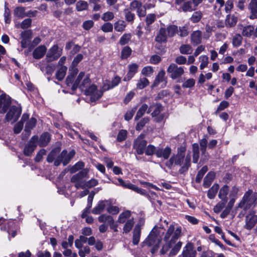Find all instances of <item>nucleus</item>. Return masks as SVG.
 Returning <instances> with one entry per match:
<instances>
[{
  "mask_svg": "<svg viewBox=\"0 0 257 257\" xmlns=\"http://www.w3.org/2000/svg\"><path fill=\"white\" fill-rule=\"evenodd\" d=\"M84 167V163L82 162L79 161L75 164L74 166L71 167L70 169L71 173H74L75 172L82 169Z\"/></svg>",
  "mask_w": 257,
  "mask_h": 257,
  "instance_id": "55",
  "label": "nucleus"
},
{
  "mask_svg": "<svg viewBox=\"0 0 257 257\" xmlns=\"http://www.w3.org/2000/svg\"><path fill=\"white\" fill-rule=\"evenodd\" d=\"M38 141V137L37 136H34L31 138L24 150V153L26 156H29L32 154L37 147Z\"/></svg>",
  "mask_w": 257,
  "mask_h": 257,
  "instance_id": "12",
  "label": "nucleus"
},
{
  "mask_svg": "<svg viewBox=\"0 0 257 257\" xmlns=\"http://www.w3.org/2000/svg\"><path fill=\"white\" fill-rule=\"evenodd\" d=\"M171 152V149L168 147L165 148H158L156 151V155L158 158H163L167 160L170 157Z\"/></svg>",
  "mask_w": 257,
  "mask_h": 257,
  "instance_id": "18",
  "label": "nucleus"
},
{
  "mask_svg": "<svg viewBox=\"0 0 257 257\" xmlns=\"http://www.w3.org/2000/svg\"><path fill=\"white\" fill-rule=\"evenodd\" d=\"M219 185L217 184H214L211 188L208 190L207 197L211 199H214L219 189Z\"/></svg>",
  "mask_w": 257,
  "mask_h": 257,
  "instance_id": "38",
  "label": "nucleus"
},
{
  "mask_svg": "<svg viewBox=\"0 0 257 257\" xmlns=\"http://www.w3.org/2000/svg\"><path fill=\"white\" fill-rule=\"evenodd\" d=\"M47 48L44 45H40L36 48L33 53V55L34 58L39 59L42 58L45 54Z\"/></svg>",
  "mask_w": 257,
  "mask_h": 257,
  "instance_id": "20",
  "label": "nucleus"
},
{
  "mask_svg": "<svg viewBox=\"0 0 257 257\" xmlns=\"http://www.w3.org/2000/svg\"><path fill=\"white\" fill-rule=\"evenodd\" d=\"M149 84V80L145 77L140 78L137 83V87L138 89H142L148 86Z\"/></svg>",
  "mask_w": 257,
  "mask_h": 257,
  "instance_id": "43",
  "label": "nucleus"
},
{
  "mask_svg": "<svg viewBox=\"0 0 257 257\" xmlns=\"http://www.w3.org/2000/svg\"><path fill=\"white\" fill-rule=\"evenodd\" d=\"M88 4L84 1H78L76 5V8L78 11H82L86 10L88 8Z\"/></svg>",
  "mask_w": 257,
  "mask_h": 257,
  "instance_id": "52",
  "label": "nucleus"
},
{
  "mask_svg": "<svg viewBox=\"0 0 257 257\" xmlns=\"http://www.w3.org/2000/svg\"><path fill=\"white\" fill-rule=\"evenodd\" d=\"M134 219L132 218L129 219L125 222L123 228V233H127L129 232L132 229L134 225Z\"/></svg>",
  "mask_w": 257,
  "mask_h": 257,
  "instance_id": "41",
  "label": "nucleus"
},
{
  "mask_svg": "<svg viewBox=\"0 0 257 257\" xmlns=\"http://www.w3.org/2000/svg\"><path fill=\"white\" fill-rule=\"evenodd\" d=\"M27 120V121L26 123L24 131L29 136L30 134L31 130L36 126L37 120L34 117H31L29 119L28 118Z\"/></svg>",
  "mask_w": 257,
  "mask_h": 257,
  "instance_id": "25",
  "label": "nucleus"
},
{
  "mask_svg": "<svg viewBox=\"0 0 257 257\" xmlns=\"http://www.w3.org/2000/svg\"><path fill=\"white\" fill-rule=\"evenodd\" d=\"M256 200L257 193L249 191L244 194L242 200L238 204V207L242 208L245 206V208L246 209L247 206L257 203Z\"/></svg>",
  "mask_w": 257,
  "mask_h": 257,
  "instance_id": "4",
  "label": "nucleus"
},
{
  "mask_svg": "<svg viewBox=\"0 0 257 257\" xmlns=\"http://www.w3.org/2000/svg\"><path fill=\"white\" fill-rule=\"evenodd\" d=\"M182 243L181 241H178V242H177L175 244L174 246L171 250V251L169 253V255H176L178 252L179 250L180 249V248L182 246Z\"/></svg>",
  "mask_w": 257,
  "mask_h": 257,
  "instance_id": "56",
  "label": "nucleus"
},
{
  "mask_svg": "<svg viewBox=\"0 0 257 257\" xmlns=\"http://www.w3.org/2000/svg\"><path fill=\"white\" fill-rule=\"evenodd\" d=\"M181 227H178L175 228L173 225H170L169 226L163 238L165 243L163 244L162 248L160 250V253L162 254H165L172 247L173 244L176 243V241L181 236Z\"/></svg>",
  "mask_w": 257,
  "mask_h": 257,
  "instance_id": "2",
  "label": "nucleus"
},
{
  "mask_svg": "<svg viewBox=\"0 0 257 257\" xmlns=\"http://www.w3.org/2000/svg\"><path fill=\"white\" fill-rule=\"evenodd\" d=\"M199 59L201 62L200 68L202 70L206 67L208 64V57L206 55H201L199 57Z\"/></svg>",
  "mask_w": 257,
  "mask_h": 257,
  "instance_id": "48",
  "label": "nucleus"
},
{
  "mask_svg": "<svg viewBox=\"0 0 257 257\" xmlns=\"http://www.w3.org/2000/svg\"><path fill=\"white\" fill-rule=\"evenodd\" d=\"M132 49L128 46L124 47L121 51V58L122 59H126L128 58L132 53Z\"/></svg>",
  "mask_w": 257,
  "mask_h": 257,
  "instance_id": "50",
  "label": "nucleus"
},
{
  "mask_svg": "<svg viewBox=\"0 0 257 257\" xmlns=\"http://www.w3.org/2000/svg\"><path fill=\"white\" fill-rule=\"evenodd\" d=\"M139 66L136 63H132L128 66V72L123 78V80L128 81L130 80L138 72Z\"/></svg>",
  "mask_w": 257,
  "mask_h": 257,
  "instance_id": "17",
  "label": "nucleus"
},
{
  "mask_svg": "<svg viewBox=\"0 0 257 257\" xmlns=\"http://www.w3.org/2000/svg\"><path fill=\"white\" fill-rule=\"evenodd\" d=\"M179 50L182 54H190L192 52V48L189 44H184L180 46Z\"/></svg>",
  "mask_w": 257,
  "mask_h": 257,
  "instance_id": "45",
  "label": "nucleus"
},
{
  "mask_svg": "<svg viewBox=\"0 0 257 257\" xmlns=\"http://www.w3.org/2000/svg\"><path fill=\"white\" fill-rule=\"evenodd\" d=\"M132 38V35L130 33H126L123 34L120 38L119 43L120 45L123 46L127 44L131 40Z\"/></svg>",
  "mask_w": 257,
  "mask_h": 257,
  "instance_id": "49",
  "label": "nucleus"
},
{
  "mask_svg": "<svg viewBox=\"0 0 257 257\" xmlns=\"http://www.w3.org/2000/svg\"><path fill=\"white\" fill-rule=\"evenodd\" d=\"M167 35L169 37H173L176 33L178 32V28L175 25L169 26L167 29Z\"/></svg>",
  "mask_w": 257,
  "mask_h": 257,
  "instance_id": "54",
  "label": "nucleus"
},
{
  "mask_svg": "<svg viewBox=\"0 0 257 257\" xmlns=\"http://www.w3.org/2000/svg\"><path fill=\"white\" fill-rule=\"evenodd\" d=\"M166 78L165 77V72L164 70H160L157 76L156 77L154 83V86H156L158 85V84L160 82H164V85H166Z\"/></svg>",
  "mask_w": 257,
  "mask_h": 257,
  "instance_id": "31",
  "label": "nucleus"
},
{
  "mask_svg": "<svg viewBox=\"0 0 257 257\" xmlns=\"http://www.w3.org/2000/svg\"><path fill=\"white\" fill-rule=\"evenodd\" d=\"M257 222V215L253 212L247 214L245 217V227L247 229L252 228Z\"/></svg>",
  "mask_w": 257,
  "mask_h": 257,
  "instance_id": "16",
  "label": "nucleus"
},
{
  "mask_svg": "<svg viewBox=\"0 0 257 257\" xmlns=\"http://www.w3.org/2000/svg\"><path fill=\"white\" fill-rule=\"evenodd\" d=\"M197 252L194 249L193 243L188 242L183 248L182 255L183 257H196Z\"/></svg>",
  "mask_w": 257,
  "mask_h": 257,
  "instance_id": "15",
  "label": "nucleus"
},
{
  "mask_svg": "<svg viewBox=\"0 0 257 257\" xmlns=\"http://www.w3.org/2000/svg\"><path fill=\"white\" fill-rule=\"evenodd\" d=\"M237 22V18L234 15H228L225 21V24L227 27H233Z\"/></svg>",
  "mask_w": 257,
  "mask_h": 257,
  "instance_id": "32",
  "label": "nucleus"
},
{
  "mask_svg": "<svg viewBox=\"0 0 257 257\" xmlns=\"http://www.w3.org/2000/svg\"><path fill=\"white\" fill-rule=\"evenodd\" d=\"M167 39V31L165 28H161L156 37L155 41L158 43L166 42Z\"/></svg>",
  "mask_w": 257,
  "mask_h": 257,
  "instance_id": "23",
  "label": "nucleus"
},
{
  "mask_svg": "<svg viewBox=\"0 0 257 257\" xmlns=\"http://www.w3.org/2000/svg\"><path fill=\"white\" fill-rule=\"evenodd\" d=\"M190 153L185 156L184 151L178 152L176 155L171 157V158L166 163V165L169 168H171L173 164L181 166L179 172L183 174L188 171L191 166Z\"/></svg>",
  "mask_w": 257,
  "mask_h": 257,
  "instance_id": "1",
  "label": "nucleus"
},
{
  "mask_svg": "<svg viewBox=\"0 0 257 257\" xmlns=\"http://www.w3.org/2000/svg\"><path fill=\"white\" fill-rule=\"evenodd\" d=\"M142 4L138 0L133 1L131 4L130 6V10H137L139 8H141Z\"/></svg>",
  "mask_w": 257,
  "mask_h": 257,
  "instance_id": "64",
  "label": "nucleus"
},
{
  "mask_svg": "<svg viewBox=\"0 0 257 257\" xmlns=\"http://www.w3.org/2000/svg\"><path fill=\"white\" fill-rule=\"evenodd\" d=\"M51 139L50 135L48 133H44L41 135L37 143L41 147L46 146Z\"/></svg>",
  "mask_w": 257,
  "mask_h": 257,
  "instance_id": "22",
  "label": "nucleus"
},
{
  "mask_svg": "<svg viewBox=\"0 0 257 257\" xmlns=\"http://www.w3.org/2000/svg\"><path fill=\"white\" fill-rule=\"evenodd\" d=\"M248 8L251 12L250 19H255L257 15V0H251L249 4Z\"/></svg>",
  "mask_w": 257,
  "mask_h": 257,
  "instance_id": "29",
  "label": "nucleus"
},
{
  "mask_svg": "<svg viewBox=\"0 0 257 257\" xmlns=\"http://www.w3.org/2000/svg\"><path fill=\"white\" fill-rule=\"evenodd\" d=\"M118 181L119 182V184L126 188L130 189L131 190H132L137 193L140 194L142 195H144L146 196H149L148 194H147L146 191L141 189L138 187H137L136 185L132 184L130 183H126L124 180H123L121 178H118Z\"/></svg>",
  "mask_w": 257,
  "mask_h": 257,
  "instance_id": "14",
  "label": "nucleus"
},
{
  "mask_svg": "<svg viewBox=\"0 0 257 257\" xmlns=\"http://www.w3.org/2000/svg\"><path fill=\"white\" fill-rule=\"evenodd\" d=\"M126 26L124 21H118L114 24V30L117 32H122L124 30Z\"/></svg>",
  "mask_w": 257,
  "mask_h": 257,
  "instance_id": "47",
  "label": "nucleus"
},
{
  "mask_svg": "<svg viewBox=\"0 0 257 257\" xmlns=\"http://www.w3.org/2000/svg\"><path fill=\"white\" fill-rule=\"evenodd\" d=\"M127 136V132L125 130H120L117 137V140L118 142H122L125 140Z\"/></svg>",
  "mask_w": 257,
  "mask_h": 257,
  "instance_id": "63",
  "label": "nucleus"
},
{
  "mask_svg": "<svg viewBox=\"0 0 257 257\" xmlns=\"http://www.w3.org/2000/svg\"><path fill=\"white\" fill-rule=\"evenodd\" d=\"M118 181L119 182V184L126 188L130 189L131 190H132L137 193L140 194L142 195H144L146 196H149L148 194H147L146 191L141 189L138 187H137L136 185L132 184L130 183H126L124 180H123L121 178H118Z\"/></svg>",
  "mask_w": 257,
  "mask_h": 257,
  "instance_id": "13",
  "label": "nucleus"
},
{
  "mask_svg": "<svg viewBox=\"0 0 257 257\" xmlns=\"http://www.w3.org/2000/svg\"><path fill=\"white\" fill-rule=\"evenodd\" d=\"M59 151L58 149H54L52 150L48 155L47 161L49 163H52L55 159L58 152Z\"/></svg>",
  "mask_w": 257,
  "mask_h": 257,
  "instance_id": "60",
  "label": "nucleus"
},
{
  "mask_svg": "<svg viewBox=\"0 0 257 257\" xmlns=\"http://www.w3.org/2000/svg\"><path fill=\"white\" fill-rule=\"evenodd\" d=\"M67 70V68L66 66H61L57 71L56 73V78L61 81L66 75V73Z\"/></svg>",
  "mask_w": 257,
  "mask_h": 257,
  "instance_id": "35",
  "label": "nucleus"
},
{
  "mask_svg": "<svg viewBox=\"0 0 257 257\" xmlns=\"http://www.w3.org/2000/svg\"><path fill=\"white\" fill-rule=\"evenodd\" d=\"M162 109V106L160 104H154L149 107L148 110L147 111V113H149L153 110L151 114L153 116H156L160 113Z\"/></svg>",
  "mask_w": 257,
  "mask_h": 257,
  "instance_id": "27",
  "label": "nucleus"
},
{
  "mask_svg": "<svg viewBox=\"0 0 257 257\" xmlns=\"http://www.w3.org/2000/svg\"><path fill=\"white\" fill-rule=\"evenodd\" d=\"M99 222L105 223L107 222L108 224L112 223L113 222V218L110 215L102 214L100 215L98 218Z\"/></svg>",
  "mask_w": 257,
  "mask_h": 257,
  "instance_id": "44",
  "label": "nucleus"
},
{
  "mask_svg": "<svg viewBox=\"0 0 257 257\" xmlns=\"http://www.w3.org/2000/svg\"><path fill=\"white\" fill-rule=\"evenodd\" d=\"M14 15L19 18H23L25 17L30 16L29 14L25 13V9L24 7H18L14 10Z\"/></svg>",
  "mask_w": 257,
  "mask_h": 257,
  "instance_id": "36",
  "label": "nucleus"
},
{
  "mask_svg": "<svg viewBox=\"0 0 257 257\" xmlns=\"http://www.w3.org/2000/svg\"><path fill=\"white\" fill-rule=\"evenodd\" d=\"M124 14L125 16V20L127 22H133L134 21L135 18V15L131 13L130 9H125L124 11Z\"/></svg>",
  "mask_w": 257,
  "mask_h": 257,
  "instance_id": "57",
  "label": "nucleus"
},
{
  "mask_svg": "<svg viewBox=\"0 0 257 257\" xmlns=\"http://www.w3.org/2000/svg\"><path fill=\"white\" fill-rule=\"evenodd\" d=\"M84 91H85L86 95L90 96V99L92 101L100 98L103 94L101 90H97L96 86L95 85H89Z\"/></svg>",
  "mask_w": 257,
  "mask_h": 257,
  "instance_id": "11",
  "label": "nucleus"
},
{
  "mask_svg": "<svg viewBox=\"0 0 257 257\" xmlns=\"http://www.w3.org/2000/svg\"><path fill=\"white\" fill-rule=\"evenodd\" d=\"M241 29V34L243 36L249 38L251 36H253V26L251 25L242 26Z\"/></svg>",
  "mask_w": 257,
  "mask_h": 257,
  "instance_id": "30",
  "label": "nucleus"
},
{
  "mask_svg": "<svg viewBox=\"0 0 257 257\" xmlns=\"http://www.w3.org/2000/svg\"><path fill=\"white\" fill-rule=\"evenodd\" d=\"M167 71L170 74V76L172 79H176L180 77L184 73L183 67H179L174 63H171Z\"/></svg>",
  "mask_w": 257,
  "mask_h": 257,
  "instance_id": "8",
  "label": "nucleus"
},
{
  "mask_svg": "<svg viewBox=\"0 0 257 257\" xmlns=\"http://www.w3.org/2000/svg\"><path fill=\"white\" fill-rule=\"evenodd\" d=\"M148 106L146 104H143L138 110L137 114L135 116V119H139L141 118L147 111L148 110Z\"/></svg>",
  "mask_w": 257,
  "mask_h": 257,
  "instance_id": "46",
  "label": "nucleus"
},
{
  "mask_svg": "<svg viewBox=\"0 0 257 257\" xmlns=\"http://www.w3.org/2000/svg\"><path fill=\"white\" fill-rule=\"evenodd\" d=\"M75 154V152L74 150H72L69 153L65 150H63L55 160L54 165L58 166L61 163H62L64 166H66L73 158Z\"/></svg>",
  "mask_w": 257,
  "mask_h": 257,
  "instance_id": "5",
  "label": "nucleus"
},
{
  "mask_svg": "<svg viewBox=\"0 0 257 257\" xmlns=\"http://www.w3.org/2000/svg\"><path fill=\"white\" fill-rule=\"evenodd\" d=\"M62 54V50L59 49L56 45L53 46L49 49L47 54L46 59L47 61L52 62L57 60Z\"/></svg>",
  "mask_w": 257,
  "mask_h": 257,
  "instance_id": "10",
  "label": "nucleus"
},
{
  "mask_svg": "<svg viewBox=\"0 0 257 257\" xmlns=\"http://www.w3.org/2000/svg\"><path fill=\"white\" fill-rule=\"evenodd\" d=\"M147 142L145 140V135L141 134L134 141L133 148L139 155H142L146 147Z\"/></svg>",
  "mask_w": 257,
  "mask_h": 257,
  "instance_id": "6",
  "label": "nucleus"
},
{
  "mask_svg": "<svg viewBox=\"0 0 257 257\" xmlns=\"http://www.w3.org/2000/svg\"><path fill=\"white\" fill-rule=\"evenodd\" d=\"M38 67L43 72H46L47 74H51L54 70V66L53 65H47L46 67L43 66L41 63L38 64Z\"/></svg>",
  "mask_w": 257,
  "mask_h": 257,
  "instance_id": "39",
  "label": "nucleus"
},
{
  "mask_svg": "<svg viewBox=\"0 0 257 257\" xmlns=\"http://www.w3.org/2000/svg\"><path fill=\"white\" fill-rule=\"evenodd\" d=\"M208 168L206 166H204L202 167V168L198 172L196 177V182L197 183L200 182L203 176L205 174V173L207 171Z\"/></svg>",
  "mask_w": 257,
  "mask_h": 257,
  "instance_id": "51",
  "label": "nucleus"
},
{
  "mask_svg": "<svg viewBox=\"0 0 257 257\" xmlns=\"http://www.w3.org/2000/svg\"><path fill=\"white\" fill-rule=\"evenodd\" d=\"M90 80L88 76L84 75V77L82 79V81L80 84L79 88L82 90L84 91L88 86L90 85Z\"/></svg>",
  "mask_w": 257,
  "mask_h": 257,
  "instance_id": "53",
  "label": "nucleus"
},
{
  "mask_svg": "<svg viewBox=\"0 0 257 257\" xmlns=\"http://www.w3.org/2000/svg\"><path fill=\"white\" fill-rule=\"evenodd\" d=\"M229 191L228 186L227 185L223 186L220 190L218 197L220 199H224L227 200V195Z\"/></svg>",
  "mask_w": 257,
  "mask_h": 257,
  "instance_id": "40",
  "label": "nucleus"
},
{
  "mask_svg": "<svg viewBox=\"0 0 257 257\" xmlns=\"http://www.w3.org/2000/svg\"><path fill=\"white\" fill-rule=\"evenodd\" d=\"M84 77V72H80L79 75H78L77 78L76 79L74 83H73L72 89L74 90L76 89L78 87L79 88L80 84H81V83L82 81V79Z\"/></svg>",
  "mask_w": 257,
  "mask_h": 257,
  "instance_id": "42",
  "label": "nucleus"
},
{
  "mask_svg": "<svg viewBox=\"0 0 257 257\" xmlns=\"http://www.w3.org/2000/svg\"><path fill=\"white\" fill-rule=\"evenodd\" d=\"M22 112L21 108L16 106H12L6 115V119L8 121L12 123L16 122L20 117Z\"/></svg>",
  "mask_w": 257,
  "mask_h": 257,
  "instance_id": "9",
  "label": "nucleus"
},
{
  "mask_svg": "<svg viewBox=\"0 0 257 257\" xmlns=\"http://www.w3.org/2000/svg\"><path fill=\"white\" fill-rule=\"evenodd\" d=\"M29 117V115L27 113H24L22 117L21 120L16 123L14 128V131L15 134H19L22 131L23 125L24 122L27 121V120Z\"/></svg>",
  "mask_w": 257,
  "mask_h": 257,
  "instance_id": "21",
  "label": "nucleus"
},
{
  "mask_svg": "<svg viewBox=\"0 0 257 257\" xmlns=\"http://www.w3.org/2000/svg\"><path fill=\"white\" fill-rule=\"evenodd\" d=\"M221 201L218 203L214 207V211L215 212H219L225 206L226 203L227 202L226 200L221 199Z\"/></svg>",
  "mask_w": 257,
  "mask_h": 257,
  "instance_id": "59",
  "label": "nucleus"
},
{
  "mask_svg": "<svg viewBox=\"0 0 257 257\" xmlns=\"http://www.w3.org/2000/svg\"><path fill=\"white\" fill-rule=\"evenodd\" d=\"M242 39L241 35L239 34H235L232 38V44L233 46L236 48L239 47L242 44Z\"/></svg>",
  "mask_w": 257,
  "mask_h": 257,
  "instance_id": "37",
  "label": "nucleus"
},
{
  "mask_svg": "<svg viewBox=\"0 0 257 257\" xmlns=\"http://www.w3.org/2000/svg\"><path fill=\"white\" fill-rule=\"evenodd\" d=\"M201 18L202 13L199 11L196 12L194 13L192 15L191 18V20L193 23H197L198 22L201 20Z\"/></svg>",
  "mask_w": 257,
  "mask_h": 257,
  "instance_id": "62",
  "label": "nucleus"
},
{
  "mask_svg": "<svg viewBox=\"0 0 257 257\" xmlns=\"http://www.w3.org/2000/svg\"><path fill=\"white\" fill-rule=\"evenodd\" d=\"M11 103L9 97L6 94L0 96V109L3 112H5Z\"/></svg>",
  "mask_w": 257,
  "mask_h": 257,
  "instance_id": "19",
  "label": "nucleus"
},
{
  "mask_svg": "<svg viewBox=\"0 0 257 257\" xmlns=\"http://www.w3.org/2000/svg\"><path fill=\"white\" fill-rule=\"evenodd\" d=\"M183 11L191 12L194 10L192 7V3L190 1L185 2L182 7Z\"/></svg>",
  "mask_w": 257,
  "mask_h": 257,
  "instance_id": "58",
  "label": "nucleus"
},
{
  "mask_svg": "<svg viewBox=\"0 0 257 257\" xmlns=\"http://www.w3.org/2000/svg\"><path fill=\"white\" fill-rule=\"evenodd\" d=\"M87 172L83 170L80 171L77 174L73 175L71 179V182L75 183V186L77 189L81 188L84 189V178L86 177Z\"/></svg>",
  "mask_w": 257,
  "mask_h": 257,
  "instance_id": "7",
  "label": "nucleus"
},
{
  "mask_svg": "<svg viewBox=\"0 0 257 257\" xmlns=\"http://www.w3.org/2000/svg\"><path fill=\"white\" fill-rule=\"evenodd\" d=\"M108 201L107 200L99 201L97 206L92 210V213L94 214H99L101 213L104 210L106 206V203Z\"/></svg>",
  "mask_w": 257,
  "mask_h": 257,
  "instance_id": "26",
  "label": "nucleus"
},
{
  "mask_svg": "<svg viewBox=\"0 0 257 257\" xmlns=\"http://www.w3.org/2000/svg\"><path fill=\"white\" fill-rule=\"evenodd\" d=\"M141 233V229L139 225H136L133 231V243L134 245H137L139 241Z\"/></svg>",
  "mask_w": 257,
  "mask_h": 257,
  "instance_id": "28",
  "label": "nucleus"
},
{
  "mask_svg": "<svg viewBox=\"0 0 257 257\" xmlns=\"http://www.w3.org/2000/svg\"><path fill=\"white\" fill-rule=\"evenodd\" d=\"M215 178V174L213 172H210L205 176L203 181V186L205 188H208L210 186Z\"/></svg>",
  "mask_w": 257,
  "mask_h": 257,
  "instance_id": "33",
  "label": "nucleus"
},
{
  "mask_svg": "<svg viewBox=\"0 0 257 257\" xmlns=\"http://www.w3.org/2000/svg\"><path fill=\"white\" fill-rule=\"evenodd\" d=\"M160 242L161 239L159 237V233L156 229H153L143 242V243L144 245L152 246L151 252L154 253L158 250Z\"/></svg>",
  "mask_w": 257,
  "mask_h": 257,
  "instance_id": "3",
  "label": "nucleus"
},
{
  "mask_svg": "<svg viewBox=\"0 0 257 257\" xmlns=\"http://www.w3.org/2000/svg\"><path fill=\"white\" fill-rule=\"evenodd\" d=\"M131 212L130 211H125L119 215L117 221L120 223H123L130 218Z\"/></svg>",
  "mask_w": 257,
  "mask_h": 257,
  "instance_id": "34",
  "label": "nucleus"
},
{
  "mask_svg": "<svg viewBox=\"0 0 257 257\" xmlns=\"http://www.w3.org/2000/svg\"><path fill=\"white\" fill-rule=\"evenodd\" d=\"M145 150L146 155L152 156L154 154H156L157 149L153 145H149Z\"/></svg>",
  "mask_w": 257,
  "mask_h": 257,
  "instance_id": "61",
  "label": "nucleus"
},
{
  "mask_svg": "<svg viewBox=\"0 0 257 257\" xmlns=\"http://www.w3.org/2000/svg\"><path fill=\"white\" fill-rule=\"evenodd\" d=\"M202 33L200 31H194L191 35V42L194 45H197L201 42Z\"/></svg>",
  "mask_w": 257,
  "mask_h": 257,
  "instance_id": "24",
  "label": "nucleus"
}]
</instances>
